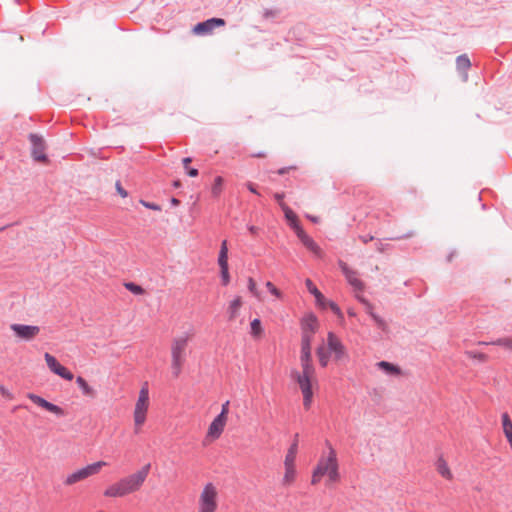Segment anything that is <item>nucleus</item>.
I'll use <instances>...</instances> for the list:
<instances>
[{
	"mask_svg": "<svg viewBox=\"0 0 512 512\" xmlns=\"http://www.w3.org/2000/svg\"><path fill=\"white\" fill-rule=\"evenodd\" d=\"M466 354L468 357L477 359L480 362H485L488 359V356L485 353L477 352V351H467Z\"/></svg>",
	"mask_w": 512,
	"mask_h": 512,
	"instance_id": "obj_38",
	"label": "nucleus"
},
{
	"mask_svg": "<svg viewBox=\"0 0 512 512\" xmlns=\"http://www.w3.org/2000/svg\"><path fill=\"white\" fill-rule=\"evenodd\" d=\"M190 162H191V158L190 157H186V158L183 159V164H184L185 168H188L187 165Z\"/></svg>",
	"mask_w": 512,
	"mask_h": 512,
	"instance_id": "obj_64",
	"label": "nucleus"
},
{
	"mask_svg": "<svg viewBox=\"0 0 512 512\" xmlns=\"http://www.w3.org/2000/svg\"><path fill=\"white\" fill-rule=\"evenodd\" d=\"M226 422V418L217 415L209 425L207 436L211 437L212 439H218L224 430Z\"/></svg>",
	"mask_w": 512,
	"mask_h": 512,
	"instance_id": "obj_14",
	"label": "nucleus"
},
{
	"mask_svg": "<svg viewBox=\"0 0 512 512\" xmlns=\"http://www.w3.org/2000/svg\"><path fill=\"white\" fill-rule=\"evenodd\" d=\"M228 412H229V401H226L222 405L221 412L218 415L223 416V418L227 419Z\"/></svg>",
	"mask_w": 512,
	"mask_h": 512,
	"instance_id": "obj_49",
	"label": "nucleus"
},
{
	"mask_svg": "<svg viewBox=\"0 0 512 512\" xmlns=\"http://www.w3.org/2000/svg\"><path fill=\"white\" fill-rule=\"evenodd\" d=\"M281 209H282L285 219L287 220L291 229L292 230L298 229V227H300L301 224H300L295 212L285 203H281Z\"/></svg>",
	"mask_w": 512,
	"mask_h": 512,
	"instance_id": "obj_15",
	"label": "nucleus"
},
{
	"mask_svg": "<svg viewBox=\"0 0 512 512\" xmlns=\"http://www.w3.org/2000/svg\"><path fill=\"white\" fill-rule=\"evenodd\" d=\"M265 285H266V288L268 289V291L272 295L276 296L277 298H281L282 297V293L280 292V290L278 288H276L274 286V284L272 282L267 281Z\"/></svg>",
	"mask_w": 512,
	"mask_h": 512,
	"instance_id": "obj_40",
	"label": "nucleus"
},
{
	"mask_svg": "<svg viewBox=\"0 0 512 512\" xmlns=\"http://www.w3.org/2000/svg\"><path fill=\"white\" fill-rule=\"evenodd\" d=\"M242 304L241 298L237 297L233 301H231L229 305L230 319H233L236 316L240 306Z\"/></svg>",
	"mask_w": 512,
	"mask_h": 512,
	"instance_id": "obj_35",
	"label": "nucleus"
},
{
	"mask_svg": "<svg viewBox=\"0 0 512 512\" xmlns=\"http://www.w3.org/2000/svg\"><path fill=\"white\" fill-rule=\"evenodd\" d=\"M311 342H312V336L308 333H302L300 358H305V359L312 358Z\"/></svg>",
	"mask_w": 512,
	"mask_h": 512,
	"instance_id": "obj_17",
	"label": "nucleus"
},
{
	"mask_svg": "<svg viewBox=\"0 0 512 512\" xmlns=\"http://www.w3.org/2000/svg\"><path fill=\"white\" fill-rule=\"evenodd\" d=\"M124 286L128 291H130L134 295H142L145 292V290L140 285L134 282H126L124 283Z\"/></svg>",
	"mask_w": 512,
	"mask_h": 512,
	"instance_id": "obj_34",
	"label": "nucleus"
},
{
	"mask_svg": "<svg viewBox=\"0 0 512 512\" xmlns=\"http://www.w3.org/2000/svg\"><path fill=\"white\" fill-rule=\"evenodd\" d=\"M258 227L254 226V225H249L248 226V231L252 234V235H256L258 233Z\"/></svg>",
	"mask_w": 512,
	"mask_h": 512,
	"instance_id": "obj_60",
	"label": "nucleus"
},
{
	"mask_svg": "<svg viewBox=\"0 0 512 512\" xmlns=\"http://www.w3.org/2000/svg\"><path fill=\"white\" fill-rule=\"evenodd\" d=\"M218 265L220 267L221 283L223 286H227L230 282L227 240H223L221 242L220 251L218 255Z\"/></svg>",
	"mask_w": 512,
	"mask_h": 512,
	"instance_id": "obj_9",
	"label": "nucleus"
},
{
	"mask_svg": "<svg viewBox=\"0 0 512 512\" xmlns=\"http://www.w3.org/2000/svg\"><path fill=\"white\" fill-rule=\"evenodd\" d=\"M311 222L313 223H318L319 222V218L316 217V216H312V215H307L306 216Z\"/></svg>",
	"mask_w": 512,
	"mask_h": 512,
	"instance_id": "obj_62",
	"label": "nucleus"
},
{
	"mask_svg": "<svg viewBox=\"0 0 512 512\" xmlns=\"http://www.w3.org/2000/svg\"><path fill=\"white\" fill-rule=\"evenodd\" d=\"M323 475L322 474H318L317 473V469L315 468L314 471H313V475H312V480H311V483L314 485V484H317L319 481H320V478L322 477Z\"/></svg>",
	"mask_w": 512,
	"mask_h": 512,
	"instance_id": "obj_52",
	"label": "nucleus"
},
{
	"mask_svg": "<svg viewBox=\"0 0 512 512\" xmlns=\"http://www.w3.org/2000/svg\"><path fill=\"white\" fill-rule=\"evenodd\" d=\"M297 235L298 239L302 242L309 235L303 230L302 226L298 227V229L293 230Z\"/></svg>",
	"mask_w": 512,
	"mask_h": 512,
	"instance_id": "obj_48",
	"label": "nucleus"
},
{
	"mask_svg": "<svg viewBox=\"0 0 512 512\" xmlns=\"http://www.w3.org/2000/svg\"><path fill=\"white\" fill-rule=\"evenodd\" d=\"M187 169V174L190 176V177H196L198 176L199 172H198V169L196 168H186Z\"/></svg>",
	"mask_w": 512,
	"mask_h": 512,
	"instance_id": "obj_58",
	"label": "nucleus"
},
{
	"mask_svg": "<svg viewBox=\"0 0 512 512\" xmlns=\"http://www.w3.org/2000/svg\"><path fill=\"white\" fill-rule=\"evenodd\" d=\"M246 187L251 193L259 195L255 184H253L252 182H247Z\"/></svg>",
	"mask_w": 512,
	"mask_h": 512,
	"instance_id": "obj_55",
	"label": "nucleus"
},
{
	"mask_svg": "<svg viewBox=\"0 0 512 512\" xmlns=\"http://www.w3.org/2000/svg\"><path fill=\"white\" fill-rule=\"evenodd\" d=\"M502 426L507 440L512 439V421L507 412L502 414Z\"/></svg>",
	"mask_w": 512,
	"mask_h": 512,
	"instance_id": "obj_28",
	"label": "nucleus"
},
{
	"mask_svg": "<svg viewBox=\"0 0 512 512\" xmlns=\"http://www.w3.org/2000/svg\"><path fill=\"white\" fill-rule=\"evenodd\" d=\"M58 376H60L61 378L65 379V380H68V381H71L74 378L73 373L70 370H68L66 367L62 370V372Z\"/></svg>",
	"mask_w": 512,
	"mask_h": 512,
	"instance_id": "obj_46",
	"label": "nucleus"
},
{
	"mask_svg": "<svg viewBox=\"0 0 512 512\" xmlns=\"http://www.w3.org/2000/svg\"><path fill=\"white\" fill-rule=\"evenodd\" d=\"M149 404V390L147 384L139 392L138 400L134 410V422L137 427L144 424Z\"/></svg>",
	"mask_w": 512,
	"mask_h": 512,
	"instance_id": "obj_5",
	"label": "nucleus"
},
{
	"mask_svg": "<svg viewBox=\"0 0 512 512\" xmlns=\"http://www.w3.org/2000/svg\"><path fill=\"white\" fill-rule=\"evenodd\" d=\"M387 245H384L383 243H381L380 241H378L376 243V249L379 251V252H384L385 249H386Z\"/></svg>",
	"mask_w": 512,
	"mask_h": 512,
	"instance_id": "obj_59",
	"label": "nucleus"
},
{
	"mask_svg": "<svg viewBox=\"0 0 512 512\" xmlns=\"http://www.w3.org/2000/svg\"><path fill=\"white\" fill-rule=\"evenodd\" d=\"M305 285L308 289V291L315 297V298H319L320 296V291L319 289L315 286V284L313 283V281L309 278H307L305 280Z\"/></svg>",
	"mask_w": 512,
	"mask_h": 512,
	"instance_id": "obj_37",
	"label": "nucleus"
},
{
	"mask_svg": "<svg viewBox=\"0 0 512 512\" xmlns=\"http://www.w3.org/2000/svg\"><path fill=\"white\" fill-rule=\"evenodd\" d=\"M376 365L381 371H383L387 375H390V376L401 375V368L393 363H390L388 361H380Z\"/></svg>",
	"mask_w": 512,
	"mask_h": 512,
	"instance_id": "obj_18",
	"label": "nucleus"
},
{
	"mask_svg": "<svg viewBox=\"0 0 512 512\" xmlns=\"http://www.w3.org/2000/svg\"><path fill=\"white\" fill-rule=\"evenodd\" d=\"M10 329L14 332L17 338L25 341H31L40 332V328L38 326L17 323L11 324Z\"/></svg>",
	"mask_w": 512,
	"mask_h": 512,
	"instance_id": "obj_11",
	"label": "nucleus"
},
{
	"mask_svg": "<svg viewBox=\"0 0 512 512\" xmlns=\"http://www.w3.org/2000/svg\"><path fill=\"white\" fill-rule=\"evenodd\" d=\"M275 15H276V11L271 10V9H265L264 12H263V18L264 19H268V18L274 17Z\"/></svg>",
	"mask_w": 512,
	"mask_h": 512,
	"instance_id": "obj_54",
	"label": "nucleus"
},
{
	"mask_svg": "<svg viewBox=\"0 0 512 512\" xmlns=\"http://www.w3.org/2000/svg\"><path fill=\"white\" fill-rule=\"evenodd\" d=\"M285 197V194L284 193H275L274 194V199L278 202V204L281 206V203H284L283 202V199Z\"/></svg>",
	"mask_w": 512,
	"mask_h": 512,
	"instance_id": "obj_56",
	"label": "nucleus"
},
{
	"mask_svg": "<svg viewBox=\"0 0 512 512\" xmlns=\"http://www.w3.org/2000/svg\"><path fill=\"white\" fill-rule=\"evenodd\" d=\"M222 186H223V178L221 176H217L214 179V183L211 188L212 196L217 198L222 192Z\"/></svg>",
	"mask_w": 512,
	"mask_h": 512,
	"instance_id": "obj_31",
	"label": "nucleus"
},
{
	"mask_svg": "<svg viewBox=\"0 0 512 512\" xmlns=\"http://www.w3.org/2000/svg\"><path fill=\"white\" fill-rule=\"evenodd\" d=\"M337 264L349 285L352 286L353 290L357 294L362 293L365 289V284L361 279L358 278V272L350 268L343 260H338Z\"/></svg>",
	"mask_w": 512,
	"mask_h": 512,
	"instance_id": "obj_6",
	"label": "nucleus"
},
{
	"mask_svg": "<svg viewBox=\"0 0 512 512\" xmlns=\"http://www.w3.org/2000/svg\"><path fill=\"white\" fill-rule=\"evenodd\" d=\"M248 290L253 296L259 297V291L256 287V282L251 277L248 279Z\"/></svg>",
	"mask_w": 512,
	"mask_h": 512,
	"instance_id": "obj_42",
	"label": "nucleus"
},
{
	"mask_svg": "<svg viewBox=\"0 0 512 512\" xmlns=\"http://www.w3.org/2000/svg\"><path fill=\"white\" fill-rule=\"evenodd\" d=\"M359 239L363 242V243H368L370 241H372L374 239V237L372 235H360L359 236Z\"/></svg>",
	"mask_w": 512,
	"mask_h": 512,
	"instance_id": "obj_57",
	"label": "nucleus"
},
{
	"mask_svg": "<svg viewBox=\"0 0 512 512\" xmlns=\"http://www.w3.org/2000/svg\"><path fill=\"white\" fill-rule=\"evenodd\" d=\"M296 470L294 464H288L285 466V475L283 478V483L290 484L295 478Z\"/></svg>",
	"mask_w": 512,
	"mask_h": 512,
	"instance_id": "obj_29",
	"label": "nucleus"
},
{
	"mask_svg": "<svg viewBox=\"0 0 512 512\" xmlns=\"http://www.w3.org/2000/svg\"><path fill=\"white\" fill-rule=\"evenodd\" d=\"M44 358L48 368L56 375H59L65 368L53 355L48 352L45 353Z\"/></svg>",
	"mask_w": 512,
	"mask_h": 512,
	"instance_id": "obj_20",
	"label": "nucleus"
},
{
	"mask_svg": "<svg viewBox=\"0 0 512 512\" xmlns=\"http://www.w3.org/2000/svg\"><path fill=\"white\" fill-rule=\"evenodd\" d=\"M296 167L295 166H288V167H282L280 169L277 170V174L278 175H285L286 173H288L290 170H293L295 169Z\"/></svg>",
	"mask_w": 512,
	"mask_h": 512,
	"instance_id": "obj_53",
	"label": "nucleus"
},
{
	"mask_svg": "<svg viewBox=\"0 0 512 512\" xmlns=\"http://www.w3.org/2000/svg\"><path fill=\"white\" fill-rule=\"evenodd\" d=\"M28 138L31 143V156L33 160L36 162H47L48 157L45 153L46 144L43 137L35 133H30Z\"/></svg>",
	"mask_w": 512,
	"mask_h": 512,
	"instance_id": "obj_7",
	"label": "nucleus"
},
{
	"mask_svg": "<svg viewBox=\"0 0 512 512\" xmlns=\"http://www.w3.org/2000/svg\"><path fill=\"white\" fill-rule=\"evenodd\" d=\"M107 463L104 461H98L89 464L71 474H69L64 480V484L71 486L77 482L87 479L88 477L98 474L102 467L106 466Z\"/></svg>",
	"mask_w": 512,
	"mask_h": 512,
	"instance_id": "obj_3",
	"label": "nucleus"
},
{
	"mask_svg": "<svg viewBox=\"0 0 512 512\" xmlns=\"http://www.w3.org/2000/svg\"><path fill=\"white\" fill-rule=\"evenodd\" d=\"M27 397L39 407L55 414L58 417H63L65 415V411L60 406L47 401L37 394L28 393Z\"/></svg>",
	"mask_w": 512,
	"mask_h": 512,
	"instance_id": "obj_13",
	"label": "nucleus"
},
{
	"mask_svg": "<svg viewBox=\"0 0 512 512\" xmlns=\"http://www.w3.org/2000/svg\"><path fill=\"white\" fill-rule=\"evenodd\" d=\"M217 506V490L212 483H207L200 494L198 512H215Z\"/></svg>",
	"mask_w": 512,
	"mask_h": 512,
	"instance_id": "obj_4",
	"label": "nucleus"
},
{
	"mask_svg": "<svg viewBox=\"0 0 512 512\" xmlns=\"http://www.w3.org/2000/svg\"><path fill=\"white\" fill-rule=\"evenodd\" d=\"M301 366H302V372L298 371H292V376H307V377H313L315 373V368L312 364V358H300Z\"/></svg>",
	"mask_w": 512,
	"mask_h": 512,
	"instance_id": "obj_16",
	"label": "nucleus"
},
{
	"mask_svg": "<svg viewBox=\"0 0 512 512\" xmlns=\"http://www.w3.org/2000/svg\"><path fill=\"white\" fill-rule=\"evenodd\" d=\"M436 469L442 477L446 479L452 478V473L447 465V462L444 460L442 456H440L436 461Z\"/></svg>",
	"mask_w": 512,
	"mask_h": 512,
	"instance_id": "obj_24",
	"label": "nucleus"
},
{
	"mask_svg": "<svg viewBox=\"0 0 512 512\" xmlns=\"http://www.w3.org/2000/svg\"><path fill=\"white\" fill-rule=\"evenodd\" d=\"M317 319L314 315H309L302 320V333L312 334L316 331Z\"/></svg>",
	"mask_w": 512,
	"mask_h": 512,
	"instance_id": "obj_21",
	"label": "nucleus"
},
{
	"mask_svg": "<svg viewBox=\"0 0 512 512\" xmlns=\"http://www.w3.org/2000/svg\"><path fill=\"white\" fill-rule=\"evenodd\" d=\"M0 394L7 399L13 398L12 393L7 388H5L3 385H0Z\"/></svg>",
	"mask_w": 512,
	"mask_h": 512,
	"instance_id": "obj_50",
	"label": "nucleus"
},
{
	"mask_svg": "<svg viewBox=\"0 0 512 512\" xmlns=\"http://www.w3.org/2000/svg\"><path fill=\"white\" fill-rule=\"evenodd\" d=\"M188 345V336L177 337L173 340L171 347L172 354V372L175 377L181 373L182 366L185 362V351Z\"/></svg>",
	"mask_w": 512,
	"mask_h": 512,
	"instance_id": "obj_2",
	"label": "nucleus"
},
{
	"mask_svg": "<svg viewBox=\"0 0 512 512\" xmlns=\"http://www.w3.org/2000/svg\"><path fill=\"white\" fill-rule=\"evenodd\" d=\"M471 67V62L469 57L466 54L459 55L456 58V68L459 72H467V70Z\"/></svg>",
	"mask_w": 512,
	"mask_h": 512,
	"instance_id": "obj_25",
	"label": "nucleus"
},
{
	"mask_svg": "<svg viewBox=\"0 0 512 512\" xmlns=\"http://www.w3.org/2000/svg\"><path fill=\"white\" fill-rule=\"evenodd\" d=\"M250 334L255 339H259L262 336L263 328L259 318H255L250 322Z\"/></svg>",
	"mask_w": 512,
	"mask_h": 512,
	"instance_id": "obj_26",
	"label": "nucleus"
},
{
	"mask_svg": "<svg viewBox=\"0 0 512 512\" xmlns=\"http://www.w3.org/2000/svg\"><path fill=\"white\" fill-rule=\"evenodd\" d=\"M328 475V478H329V481L330 482H337L340 478V474H339V470H338V465L337 466H333L331 471H329L327 473Z\"/></svg>",
	"mask_w": 512,
	"mask_h": 512,
	"instance_id": "obj_39",
	"label": "nucleus"
},
{
	"mask_svg": "<svg viewBox=\"0 0 512 512\" xmlns=\"http://www.w3.org/2000/svg\"><path fill=\"white\" fill-rule=\"evenodd\" d=\"M301 243L305 246V248H307L309 251H311L316 256H318V257L321 256L322 250L319 247V245L313 240L312 237L308 236Z\"/></svg>",
	"mask_w": 512,
	"mask_h": 512,
	"instance_id": "obj_27",
	"label": "nucleus"
},
{
	"mask_svg": "<svg viewBox=\"0 0 512 512\" xmlns=\"http://www.w3.org/2000/svg\"><path fill=\"white\" fill-rule=\"evenodd\" d=\"M303 395V405L306 410L310 409L312 400H313V393H307L302 394Z\"/></svg>",
	"mask_w": 512,
	"mask_h": 512,
	"instance_id": "obj_44",
	"label": "nucleus"
},
{
	"mask_svg": "<svg viewBox=\"0 0 512 512\" xmlns=\"http://www.w3.org/2000/svg\"><path fill=\"white\" fill-rule=\"evenodd\" d=\"M140 204L143 205L147 209H151L154 211H161V206L156 203L148 202V201L141 199Z\"/></svg>",
	"mask_w": 512,
	"mask_h": 512,
	"instance_id": "obj_43",
	"label": "nucleus"
},
{
	"mask_svg": "<svg viewBox=\"0 0 512 512\" xmlns=\"http://www.w3.org/2000/svg\"><path fill=\"white\" fill-rule=\"evenodd\" d=\"M315 301H316V304L317 306H319L320 308H327V304L330 300H327L324 295L320 292V296L319 298H315Z\"/></svg>",
	"mask_w": 512,
	"mask_h": 512,
	"instance_id": "obj_45",
	"label": "nucleus"
},
{
	"mask_svg": "<svg viewBox=\"0 0 512 512\" xmlns=\"http://www.w3.org/2000/svg\"><path fill=\"white\" fill-rule=\"evenodd\" d=\"M151 464L148 463L137 472L120 479L118 482L110 485L104 491L106 497H124L134 493L142 487L150 472Z\"/></svg>",
	"mask_w": 512,
	"mask_h": 512,
	"instance_id": "obj_1",
	"label": "nucleus"
},
{
	"mask_svg": "<svg viewBox=\"0 0 512 512\" xmlns=\"http://www.w3.org/2000/svg\"><path fill=\"white\" fill-rule=\"evenodd\" d=\"M327 307H329L336 316H338L339 318H343V313L340 307L335 302L330 300L327 304Z\"/></svg>",
	"mask_w": 512,
	"mask_h": 512,
	"instance_id": "obj_41",
	"label": "nucleus"
},
{
	"mask_svg": "<svg viewBox=\"0 0 512 512\" xmlns=\"http://www.w3.org/2000/svg\"><path fill=\"white\" fill-rule=\"evenodd\" d=\"M356 298L362 305H364L365 312L371 317V319H373V314L376 313L374 312V307L372 303L359 294H356Z\"/></svg>",
	"mask_w": 512,
	"mask_h": 512,
	"instance_id": "obj_30",
	"label": "nucleus"
},
{
	"mask_svg": "<svg viewBox=\"0 0 512 512\" xmlns=\"http://www.w3.org/2000/svg\"><path fill=\"white\" fill-rule=\"evenodd\" d=\"M265 156H266L265 152H258V153L252 154V157H256V158H264Z\"/></svg>",
	"mask_w": 512,
	"mask_h": 512,
	"instance_id": "obj_63",
	"label": "nucleus"
},
{
	"mask_svg": "<svg viewBox=\"0 0 512 512\" xmlns=\"http://www.w3.org/2000/svg\"><path fill=\"white\" fill-rule=\"evenodd\" d=\"M317 356L319 358V363L322 367H326L328 365V362H329V355L328 353L325 351V348L323 346H319L317 348Z\"/></svg>",
	"mask_w": 512,
	"mask_h": 512,
	"instance_id": "obj_33",
	"label": "nucleus"
},
{
	"mask_svg": "<svg viewBox=\"0 0 512 512\" xmlns=\"http://www.w3.org/2000/svg\"><path fill=\"white\" fill-rule=\"evenodd\" d=\"M170 203H171L172 206H178V205H180V200H178L175 197H172L171 200H170Z\"/></svg>",
	"mask_w": 512,
	"mask_h": 512,
	"instance_id": "obj_61",
	"label": "nucleus"
},
{
	"mask_svg": "<svg viewBox=\"0 0 512 512\" xmlns=\"http://www.w3.org/2000/svg\"><path fill=\"white\" fill-rule=\"evenodd\" d=\"M327 348L334 355L335 361L341 362L349 359L345 346L333 332H329L327 335Z\"/></svg>",
	"mask_w": 512,
	"mask_h": 512,
	"instance_id": "obj_8",
	"label": "nucleus"
},
{
	"mask_svg": "<svg viewBox=\"0 0 512 512\" xmlns=\"http://www.w3.org/2000/svg\"><path fill=\"white\" fill-rule=\"evenodd\" d=\"M298 449V434H295V439L293 443L290 445L288 452L285 457L284 465L288 466V464H294L296 454Z\"/></svg>",
	"mask_w": 512,
	"mask_h": 512,
	"instance_id": "obj_23",
	"label": "nucleus"
},
{
	"mask_svg": "<svg viewBox=\"0 0 512 512\" xmlns=\"http://www.w3.org/2000/svg\"><path fill=\"white\" fill-rule=\"evenodd\" d=\"M297 235L298 239L302 242L309 235L303 230L302 226L298 227V229L293 230Z\"/></svg>",
	"mask_w": 512,
	"mask_h": 512,
	"instance_id": "obj_47",
	"label": "nucleus"
},
{
	"mask_svg": "<svg viewBox=\"0 0 512 512\" xmlns=\"http://www.w3.org/2000/svg\"><path fill=\"white\" fill-rule=\"evenodd\" d=\"M76 384L81 389L82 394L84 396H88L91 398H94L96 396V391L87 383V381L83 377L78 376L76 378Z\"/></svg>",
	"mask_w": 512,
	"mask_h": 512,
	"instance_id": "obj_22",
	"label": "nucleus"
},
{
	"mask_svg": "<svg viewBox=\"0 0 512 512\" xmlns=\"http://www.w3.org/2000/svg\"><path fill=\"white\" fill-rule=\"evenodd\" d=\"M326 445L329 449V453L327 457L321 456L319 459L316 469L318 474L326 475L329 471H331L332 467L338 465L337 455L333 447L331 446L329 441H326Z\"/></svg>",
	"mask_w": 512,
	"mask_h": 512,
	"instance_id": "obj_10",
	"label": "nucleus"
},
{
	"mask_svg": "<svg viewBox=\"0 0 512 512\" xmlns=\"http://www.w3.org/2000/svg\"><path fill=\"white\" fill-rule=\"evenodd\" d=\"M372 320L374 321V323L378 329H380L383 332H388V324L382 317H380L377 314H373Z\"/></svg>",
	"mask_w": 512,
	"mask_h": 512,
	"instance_id": "obj_36",
	"label": "nucleus"
},
{
	"mask_svg": "<svg viewBox=\"0 0 512 512\" xmlns=\"http://www.w3.org/2000/svg\"><path fill=\"white\" fill-rule=\"evenodd\" d=\"M292 377L298 383L302 394L313 393L312 377H307V376H292Z\"/></svg>",
	"mask_w": 512,
	"mask_h": 512,
	"instance_id": "obj_19",
	"label": "nucleus"
},
{
	"mask_svg": "<svg viewBox=\"0 0 512 512\" xmlns=\"http://www.w3.org/2000/svg\"><path fill=\"white\" fill-rule=\"evenodd\" d=\"M225 20L222 18H209L205 21L197 23L193 27V32L197 35H205L212 32L216 27L224 26Z\"/></svg>",
	"mask_w": 512,
	"mask_h": 512,
	"instance_id": "obj_12",
	"label": "nucleus"
},
{
	"mask_svg": "<svg viewBox=\"0 0 512 512\" xmlns=\"http://www.w3.org/2000/svg\"><path fill=\"white\" fill-rule=\"evenodd\" d=\"M116 190L121 197L125 198L128 196V192L121 186L119 181L116 182Z\"/></svg>",
	"mask_w": 512,
	"mask_h": 512,
	"instance_id": "obj_51",
	"label": "nucleus"
},
{
	"mask_svg": "<svg viewBox=\"0 0 512 512\" xmlns=\"http://www.w3.org/2000/svg\"><path fill=\"white\" fill-rule=\"evenodd\" d=\"M492 345L501 346L505 349L512 350V338L504 337L498 338L496 340L490 341Z\"/></svg>",
	"mask_w": 512,
	"mask_h": 512,
	"instance_id": "obj_32",
	"label": "nucleus"
}]
</instances>
